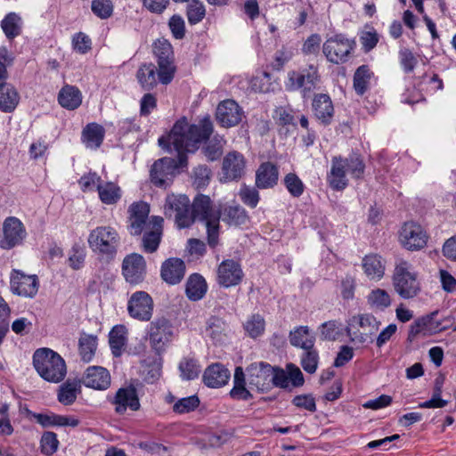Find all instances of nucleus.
<instances>
[{"instance_id":"obj_1","label":"nucleus","mask_w":456,"mask_h":456,"mask_svg":"<svg viewBox=\"0 0 456 456\" xmlns=\"http://www.w3.org/2000/svg\"><path fill=\"white\" fill-rule=\"evenodd\" d=\"M213 124L209 117L203 118L198 125H190L185 118L177 120L167 137L161 136L159 144L169 151L177 152V159L164 157L156 160L151 168V182L159 188H167L179 174V168L187 166L186 152H193L198 144L209 138Z\"/></svg>"},{"instance_id":"obj_2","label":"nucleus","mask_w":456,"mask_h":456,"mask_svg":"<svg viewBox=\"0 0 456 456\" xmlns=\"http://www.w3.org/2000/svg\"><path fill=\"white\" fill-rule=\"evenodd\" d=\"M191 214L195 221L203 222L207 228L208 244L215 248L219 244L221 209L209 196L198 194L191 203Z\"/></svg>"},{"instance_id":"obj_3","label":"nucleus","mask_w":456,"mask_h":456,"mask_svg":"<svg viewBox=\"0 0 456 456\" xmlns=\"http://www.w3.org/2000/svg\"><path fill=\"white\" fill-rule=\"evenodd\" d=\"M33 365L45 380L53 383L61 381L67 373L65 361L50 348H39L33 354Z\"/></svg>"},{"instance_id":"obj_4","label":"nucleus","mask_w":456,"mask_h":456,"mask_svg":"<svg viewBox=\"0 0 456 456\" xmlns=\"http://www.w3.org/2000/svg\"><path fill=\"white\" fill-rule=\"evenodd\" d=\"M392 281L395 291L403 299L413 298L420 292L419 273L413 265L404 259L396 261Z\"/></svg>"},{"instance_id":"obj_5","label":"nucleus","mask_w":456,"mask_h":456,"mask_svg":"<svg viewBox=\"0 0 456 456\" xmlns=\"http://www.w3.org/2000/svg\"><path fill=\"white\" fill-rule=\"evenodd\" d=\"M87 242L94 253L111 260L117 255L120 237L115 228L103 225L98 226L90 232Z\"/></svg>"},{"instance_id":"obj_6","label":"nucleus","mask_w":456,"mask_h":456,"mask_svg":"<svg viewBox=\"0 0 456 456\" xmlns=\"http://www.w3.org/2000/svg\"><path fill=\"white\" fill-rule=\"evenodd\" d=\"M153 53L157 60L159 83L170 84L176 72L172 45L165 38L157 39L153 44Z\"/></svg>"},{"instance_id":"obj_7","label":"nucleus","mask_w":456,"mask_h":456,"mask_svg":"<svg viewBox=\"0 0 456 456\" xmlns=\"http://www.w3.org/2000/svg\"><path fill=\"white\" fill-rule=\"evenodd\" d=\"M165 216L174 218L178 228H188L193 224L191 214V201L184 194H168L164 205Z\"/></svg>"},{"instance_id":"obj_8","label":"nucleus","mask_w":456,"mask_h":456,"mask_svg":"<svg viewBox=\"0 0 456 456\" xmlns=\"http://www.w3.org/2000/svg\"><path fill=\"white\" fill-rule=\"evenodd\" d=\"M174 338V327L166 317L156 318L147 330V339L156 354H163Z\"/></svg>"},{"instance_id":"obj_9","label":"nucleus","mask_w":456,"mask_h":456,"mask_svg":"<svg viewBox=\"0 0 456 456\" xmlns=\"http://www.w3.org/2000/svg\"><path fill=\"white\" fill-rule=\"evenodd\" d=\"M380 322L370 314H359L354 315L346 327V333L352 341L364 344L369 340L372 341L371 337L379 330Z\"/></svg>"},{"instance_id":"obj_10","label":"nucleus","mask_w":456,"mask_h":456,"mask_svg":"<svg viewBox=\"0 0 456 456\" xmlns=\"http://www.w3.org/2000/svg\"><path fill=\"white\" fill-rule=\"evenodd\" d=\"M320 81V75L316 66L310 64L300 71L290 70L288 73L286 89L288 91L301 90L304 98L308 97L316 88Z\"/></svg>"},{"instance_id":"obj_11","label":"nucleus","mask_w":456,"mask_h":456,"mask_svg":"<svg viewBox=\"0 0 456 456\" xmlns=\"http://www.w3.org/2000/svg\"><path fill=\"white\" fill-rule=\"evenodd\" d=\"M355 46V42L343 34H337L326 39L322 53L327 60L335 64L344 63Z\"/></svg>"},{"instance_id":"obj_12","label":"nucleus","mask_w":456,"mask_h":456,"mask_svg":"<svg viewBox=\"0 0 456 456\" xmlns=\"http://www.w3.org/2000/svg\"><path fill=\"white\" fill-rule=\"evenodd\" d=\"M246 371L250 387H255L259 393H266L272 389L273 367L271 364L265 362H253Z\"/></svg>"},{"instance_id":"obj_13","label":"nucleus","mask_w":456,"mask_h":456,"mask_svg":"<svg viewBox=\"0 0 456 456\" xmlns=\"http://www.w3.org/2000/svg\"><path fill=\"white\" fill-rule=\"evenodd\" d=\"M153 299L145 291L133 293L127 302V312L133 319L148 322L153 314Z\"/></svg>"},{"instance_id":"obj_14","label":"nucleus","mask_w":456,"mask_h":456,"mask_svg":"<svg viewBox=\"0 0 456 456\" xmlns=\"http://www.w3.org/2000/svg\"><path fill=\"white\" fill-rule=\"evenodd\" d=\"M246 159L236 151L228 152L223 159L221 168V183L239 181L245 175Z\"/></svg>"},{"instance_id":"obj_15","label":"nucleus","mask_w":456,"mask_h":456,"mask_svg":"<svg viewBox=\"0 0 456 456\" xmlns=\"http://www.w3.org/2000/svg\"><path fill=\"white\" fill-rule=\"evenodd\" d=\"M39 287L37 275L26 274L20 270H12L10 275V289L18 296L24 297H34Z\"/></svg>"},{"instance_id":"obj_16","label":"nucleus","mask_w":456,"mask_h":456,"mask_svg":"<svg viewBox=\"0 0 456 456\" xmlns=\"http://www.w3.org/2000/svg\"><path fill=\"white\" fill-rule=\"evenodd\" d=\"M400 241L409 250H419L427 245L428 236L419 224L407 222L401 229Z\"/></svg>"},{"instance_id":"obj_17","label":"nucleus","mask_w":456,"mask_h":456,"mask_svg":"<svg viewBox=\"0 0 456 456\" xmlns=\"http://www.w3.org/2000/svg\"><path fill=\"white\" fill-rule=\"evenodd\" d=\"M123 275L126 281L131 284L141 283L146 274V262L140 254L126 256L122 263Z\"/></svg>"},{"instance_id":"obj_18","label":"nucleus","mask_w":456,"mask_h":456,"mask_svg":"<svg viewBox=\"0 0 456 456\" xmlns=\"http://www.w3.org/2000/svg\"><path fill=\"white\" fill-rule=\"evenodd\" d=\"M242 116V109L233 100H224L216 108V120L224 127L237 126L241 121Z\"/></svg>"},{"instance_id":"obj_19","label":"nucleus","mask_w":456,"mask_h":456,"mask_svg":"<svg viewBox=\"0 0 456 456\" xmlns=\"http://www.w3.org/2000/svg\"><path fill=\"white\" fill-rule=\"evenodd\" d=\"M243 278L240 265L232 260H224L217 269V282L219 285L229 288L238 285Z\"/></svg>"},{"instance_id":"obj_20","label":"nucleus","mask_w":456,"mask_h":456,"mask_svg":"<svg viewBox=\"0 0 456 456\" xmlns=\"http://www.w3.org/2000/svg\"><path fill=\"white\" fill-rule=\"evenodd\" d=\"M150 207L143 201L134 202L128 208V220L130 234L140 235L146 226L149 216Z\"/></svg>"},{"instance_id":"obj_21","label":"nucleus","mask_w":456,"mask_h":456,"mask_svg":"<svg viewBox=\"0 0 456 456\" xmlns=\"http://www.w3.org/2000/svg\"><path fill=\"white\" fill-rule=\"evenodd\" d=\"M81 383L95 390H106L110 386V374L103 367L90 366L86 369Z\"/></svg>"},{"instance_id":"obj_22","label":"nucleus","mask_w":456,"mask_h":456,"mask_svg":"<svg viewBox=\"0 0 456 456\" xmlns=\"http://www.w3.org/2000/svg\"><path fill=\"white\" fill-rule=\"evenodd\" d=\"M25 230L22 223L16 217H9L4 223V238L1 246L4 248H12L22 241Z\"/></svg>"},{"instance_id":"obj_23","label":"nucleus","mask_w":456,"mask_h":456,"mask_svg":"<svg viewBox=\"0 0 456 456\" xmlns=\"http://www.w3.org/2000/svg\"><path fill=\"white\" fill-rule=\"evenodd\" d=\"M112 403L115 404V411L118 414L125 413L127 408L132 411H138L140 409L137 391L133 386L119 388Z\"/></svg>"},{"instance_id":"obj_24","label":"nucleus","mask_w":456,"mask_h":456,"mask_svg":"<svg viewBox=\"0 0 456 456\" xmlns=\"http://www.w3.org/2000/svg\"><path fill=\"white\" fill-rule=\"evenodd\" d=\"M312 109L314 117L322 125L326 126L331 124L335 110L332 101L328 94H315L313 99Z\"/></svg>"},{"instance_id":"obj_25","label":"nucleus","mask_w":456,"mask_h":456,"mask_svg":"<svg viewBox=\"0 0 456 456\" xmlns=\"http://www.w3.org/2000/svg\"><path fill=\"white\" fill-rule=\"evenodd\" d=\"M185 264L177 257H171L161 265V279L169 285H175L182 281L185 274Z\"/></svg>"},{"instance_id":"obj_26","label":"nucleus","mask_w":456,"mask_h":456,"mask_svg":"<svg viewBox=\"0 0 456 456\" xmlns=\"http://www.w3.org/2000/svg\"><path fill=\"white\" fill-rule=\"evenodd\" d=\"M344 163V157L341 156H334L331 159V167L327 175V182L330 188L335 191H343L348 185Z\"/></svg>"},{"instance_id":"obj_27","label":"nucleus","mask_w":456,"mask_h":456,"mask_svg":"<svg viewBox=\"0 0 456 456\" xmlns=\"http://www.w3.org/2000/svg\"><path fill=\"white\" fill-rule=\"evenodd\" d=\"M163 218L152 216L149 223L151 229L146 231L142 236V248L147 253L155 252L161 241Z\"/></svg>"},{"instance_id":"obj_28","label":"nucleus","mask_w":456,"mask_h":456,"mask_svg":"<svg viewBox=\"0 0 456 456\" xmlns=\"http://www.w3.org/2000/svg\"><path fill=\"white\" fill-rule=\"evenodd\" d=\"M279 180L278 167L272 162L262 163L256 172V187L257 189L273 188Z\"/></svg>"},{"instance_id":"obj_29","label":"nucleus","mask_w":456,"mask_h":456,"mask_svg":"<svg viewBox=\"0 0 456 456\" xmlns=\"http://www.w3.org/2000/svg\"><path fill=\"white\" fill-rule=\"evenodd\" d=\"M229 331V326L222 318L211 316L206 322L205 336L214 344L224 343Z\"/></svg>"},{"instance_id":"obj_30","label":"nucleus","mask_w":456,"mask_h":456,"mask_svg":"<svg viewBox=\"0 0 456 456\" xmlns=\"http://www.w3.org/2000/svg\"><path fill=\"white\" fill-rule=\"evenodd\" d=\"M230 379V371L220 363H214L208 366L203 374V381L209 387H221Z\"/></svg>"},{"instance_id":"obj_31","label":"nucleus","mask_w":456,"mask_h":456,"mask_svg":"<svg viewBox=\"0 0 456 456\" xmlns=\"http://www.w3.org/2000/svg\"><path fill=\"white\" fill-rule=\"evenodd\" d=\"M362 266L369 279L379 281L384 276L386 262L379 255L370 254L362 258Z\"/></svg>"},{"instance_id":"obj_32","label":"nucleus","mask_w":456,"mask_h":456,"mask_svg":"<svg viewBox=\"0 0 456 456\" xmlns=\"http://www.w3.org/2000/svg\"><path fill=\"white\" fill-rule=\"evenodd\" d=\"M136 79L143 90H152L159 82L156 66L151 62L142 64L136 72Z\"/></svg>"},{"instance_id":"obj_33","label":"nucleus","mask_w":456,"mask_h":456,"mask_svg":"<svg viewBox=\"0 0 456 456\" xmlns=\"http://www.w3.org/2000/svg\"><path fill=\"white\" fill-rule=\"evenodd\" d=\"M105 130L97 123L88 124L82 131V142L89 149H98L104 139Z\"/></svg>"},{"instance_id":"obj_34","label":"nucleus","mask_w":456,"mask_h":456,"mask_svg":"<svg viewBox=\"0 0 456 456\" xmlns=\"http://www.w3.org/2000/svg\"><path fill=\"white\" fill-rule=\"evenodd\" d=\"M20 94L17 89L11 83L0 86V111L4 113L12 112L18 106Z\"/></svg>"},{"instance_id":"obj_35","label":"nucleus","mask_w":456,"mask_h":456,"mask_svg":"<svg viewBox=\"0 0 456 456\" xmlns=\"http://www.w3.org/2000/svg\"><path fill=\"white\" fill-rule=\"evenodd\" d=\"M58 102L61 107L73 110L81 105L82 94L76 86H65L59 92Z\"/></svg>"},{"instance_id":"obj_36","label":"nucleus","mask_w":456,"mask_h":456,"mask_svg":"<svg viewBox=\"0 0 456 456\" xmlns=\"http://www.w3.org/2000/svg\"><path fill=\"white\" fill-rule=\"evenodd\" d=\"M208 285L202 275L193 273L189 276L186 286L185 293L187 297L191 301H198L201 299L207 293Z\"/></svg>"},{"instance_id":"obj_37","label":"nucleus","mask_w":456,"mask_h":456,"mask_svg":"<svg viewBox=\"0 0 456 456\" xmlns=\"http://www.w3.org/2000/svg\"><path fill=\"white\" fill-rule=\"evenodd\" d=\"M221 217L224 223L233 226L246 224L249 220V216L245 208L238 204L224 207L223 210H221Z\"/></svg>"},{"instance_id":"obj_38","label":"nucleus","mask_w":456,"mask_h":456,"mask_svg":"<svg viewBox=\"0 0 456 456\" xmlns=\"http://www.w3.org/2000/svg\"><path fill=\"white\" fill-rule=\"evenodd\" d=\"M230 396L234 400L248 401L253 398V395L246 387L245 373L242 367H236L233 377V387L230 391Z\"/></svg>"},{"instance_id":"obj_39","label":"nucleus","mask_w":456,"mask_h":456,"mask_svg":"<svg viewBox=\"0 0 456 456\" xmlns=\"http://www.w3.org/2000/svg\"><path fill=\"white\" fill-rule=\"evenodd\" d=\"M289 342L293 346L302 349L314 346L315 338L308 326H298L289 332Z\"/></svg>"},{"instance_id":"obj_40","label":"nucleus","mask_w":456,"mask_h":456,"mask_svg":"<svg viewBox=\"0 0 456 456\" xmlns=\"http://www.w3.org/2000/svg\"><path fill=\"white\" fill-rule=\"evenodd\" d=\"M126 334L127 329L122 324L114 326L110 331L109 343L114 356L118 357L122 354L127 340Z\"/></svg>"},{"instance_id":"obj_41","label":"nucleus","mask_w":456,"mask_h":456,"mask_svg":"<svg viewBox=\"0 0 456 456\" xmlns=\"http://www.w3.org/2000/svg\"><path fill=\"white\" fill-rule=\"evenodd\" d=\"M1 28L8 40H13L22 32V19L16 12H9L1 21Z\"/></svg>"},{"instance_id":"obj_42","label":"nucleus","mask_w":456,"mask_h":456,"mask_svg":"<svg viewBox=\"0 0 456 456\" xmlns=\"http://www.w3.org/2000/svg\"><path fill=\"white\" fill-rule=\"evenodd\" d=\"M101 201L106 205L116 204L121 199V189L113 182H102L98 185Z\"/></svg>"},{"instance_id":"obj_43","label":"nucleus","mask_w":456,"mask_h":456,"mask_svg":"<svg viewBox=\"0 0 456 456\" xmlns=\"http://www.w3.org/2000/svg\"><path fill=\"white\" fill-rule=\"evenodd\" d=\"M372 75L367 65L357 68L354 74V88L358 95H363L367 92Z\"/></svg>"},{"instance_id":"obj_44","label":"nucleus","mask_w":456,"mask_h":456,"mask_svg":"<svg viewBox=\"0 0 456 456\" xmlns=\"http://www.w3.org/2000/svg\"><path fill=\"white\" fill-rule=\"evenodd\" d=\"M78 347L81 359L86 362H90L95 354L97 337L83 333L78 340Z\"/></svg>"},{"instance_id":"obj_45","label":"nucleus","mask_w":456,"mask_h":456,"mask_svg":"<svg viewBox=\"0 0 456 456\" xmlns=\"http://www.w3.org/2000/svg\"><path fill=\"white\" fill-rule=\"evenodd\" d=\"M80 380H67L61 387L58 393V400L64 405L72 404L76 399L77 391L80 388Z\"/></svg>"},{"instance_id":"obj_46","label":"nucleus","mask_w":456,"mask_h":456,"mask_svg":"<svg viewBox=\"0 0 456 456\" xmlns=\"http://www.w3.org/2000/svg\"><path fill=\"white\" fill-rule=\"evenodd\" d=\"M344 167L346 173H348L354 179H361L363 177L365 164L362 158L359 154H351L347 158H344Z\"/></svg>"},{"instance_id":"obj_47","label":"nucleus","mask_w":456,"mask_h":456,"mask_svg":"<svg viewBox=\"0 0 456 456\" xmlns=\"http://www.w3.org/2000/svg\"><path fill=\"white\" fill-rule=\"evenodd\" d=\"M341 326L342 324L336 320L323 322L318 328L320 338L327 341L337 340L342 334Z\"/></svg>"},{"instance_id":"obj_48","label":"nucleus","mask_w":456,"mask_h":456,"mask_svg":"<svg viewBox=\"0 0 456 456\" xmlns=\"http://www.w3.org/2000/svg\"><path fill=\"white\" fill-rule=\"evenodd\" d=\"M244 329L247 334L256 338L264 334L265 329V322L264 317L259 314H252L244 323Z\"/></svg>"},{"instance_id":"obj_49","label":"nucleus","mask_w":456,"mask_h":456,"mask_svg":"<svg viewBox=\"0 0 456 456\" xmlns=\"http://www.w3.org/2000/svg\"><path fill=\"white\" fill-rule=\"evenodd\" d=\"M206 15V9L200 0H191L186 7V16L191 25L200 23Z\"/></svg>"},{"instance_id":"obj_50","label":"nucleus","mask_w":456,"mask_h":456,"mask_svg":"<svg viewBox=\"0 0 456 456\" xmlns=\"http://www.w3.org/2000/svg\"><path fill=\"white\" fill-rule=\"evenodd\" d=\"M224 141L223 138L214 137L202 148V152L209 161H215L223 155Z\"/></svg>"},{"instance_id":"obj_51","label":"nucleus","mask_w":456,"mask_h":456,"mask_svg":"<svg viewBox=\"0 0 456 456\" xmlns=\"http://www.w3.org/2000/svg\"><path fill=\"white\" fill-rule=\"evenodd\" d=\"M211 170L206 165H199L194 167L191 174L192 184L197 189H202L208 185L211 179Z\"/></svg>"},{"instance_id":"obj_52","label":"nucleus","mask_w":456,"mask_h":456,"mask_svg":"<svg viewBox=\"0 0 456 456\" xmlns=\"http://www.w3.org/2000/svg\"><path fill=\"white\" fill-rule=\"evenodd\" d=\"M301 366L305 371L313 374L316 371L319 362V354L314 346L304 349L301 356Z\"/></svg>"},{"instance_id":"obj_53","label":"nucleus","mask_w":456,"mask_h":456,"mask_svg":"<svg viewBox=\"0 0 456 456\" xmlns=\"http://www.w3.org/2000/svg\"><path fill=\"white\" fill-rule=\"evenodd\" d=\"M283 183L289 194L295 198L300 197L305 191L302 180L295 173L287 174L284 176Z\"/></svg>"},{"instance_id":"obj_54","label":"nucleus","mask_w":456,"mask_h":456,"mask_svg":"<svg viewBox=\"0 0 456 456\" xmlns=\"http://www.w3.org/2000/svg\"><path fill=\"white\" fill-rule=\"evenodd\" d=\"M91 10L98 18L106 20L113 14L114 5L111 0H93Z\"/></svg>"},{"instance_id":"obj_55","label":"nucleus","mask_w":456,"mask_h":456,"mask_svg":"<svg viewBox=\"0 0 456 456\" xmlns=\"http://www.w3.org/2000/svg\"><path fill=\"white\" fill-rule=\"evenodd\" d=\"M369 304L378 309L383 310L391 305L388 293L381 289L372 290L368 296Z\"/></svg>"},{"instance_id":"obj_56","label":"nucleus","mask_w":456,"mask_h":456,"mask_svg":"<svg viewBox=\"0 0 456 456\" xmlns=\"http://www.w3.org/2000/svg\"><path fill=\"white\" fill-rule=\"evenodd\" d=\"M181 377L186 380H191L198 378L200 368L193 359L184 358L179 364Z\"/></svg>"},{"instance_id":"obj_57","label":"nucleus","mask_w":456,"mask_h":456,"mask_svg":"<svg viewBox=\"0 0 456 456\" xmlns=\"http://www.w3.org/2000/svg\"><path fill=\"white\" fill-rule=\"evenodd\" d=\"M241 201L251 208H255L259 200L260 196L256 187H250L243 184L239 191Z\"/></svg>"},{"instance_id":"obj_58","label":"nucleus","mask_w":456,"mask_h":456,"mask_svg":"<svg viewBox=\"0 0 456 456\" xmlns=\"http://www.w3.org/2000/svg\"><path fill=\"white\" fill-rule=\"evenodd\" d=\"M86 248L79 244H74L69 251V265L74 270H79L85 263Z\"/></svg>"},{"instance_id":"obj_59","label":"nucleus","mask_w":456,"mask_h":456,"mask_svg":"<svg viewBox=\"0 0 456 456\" xmlns=\"http://www.w3.org/2000/svg\"><path fill=\"white\" fill-rule=\"evenodd\" d=\"M200 404V399L197 395H191L179 399L173 405V411L179 414L188 413L195 410Z\"/></svg>"},{"instance_id":"obj_60","label":"nucleus","mask_w":456,"mask_h":456,"mask_svg":"<svg viewBox=\"0 0 456 456\" xmlns=\"http://www.w3.org/2000/svg\"><path fill=\"white\" fill-rule=\"evenodd\" d=\"M59 445L57 436L53 432H45L41 437L40 447L43 454L52 455L53 454Z\"/></svg>"},{"instance_id":"obj_61","label":"nucleus","mask_w":456,"mask_h":456,"mask_svg":"<svg viewBox=\"0 0 456 456\" xmlns=\"http://www.w3.org/2000/svg\"><path fill=\"white\" fill-rule=\"evenodd\" d=\"M252 88L256 92L269 93L273 91L272 76L269 72L264 71L261 75L256 76L252 79Z\"/></svg>"},{"instance_id":"obj_62","label":"nucleus","mask_w":456,"mask_h":456,"mask_svg":"<svg viewBox=\"0 0 456 456\" xmlns=\"http://www.w3.org/2000/svg\"><path fill=\"white\" fill-rule=\"evenodd\" d=\"M168 28L174 38L181 40L185 37V22L179 14H174L168 20Z\"/></svg>"},{"instance_id":"obj_63","label":"nucleus","mask_w":456,"mask_h":456,"mask_svg":"<svg viewBox=\"0 0 456 456\" xmlns=\"http://www.w3.org/2000/svg\"><path fill=\"white\" fill-rule=\"evenodd\" d=\"M102 183V180L101 176H99L95 172L85 174L78 180V184L83 191L93 190L94 187L98 191V185Z\"/></svg>"},{"instance_id":"obj_64","label":"nucleus","mask_w":456,"mask_h":456,"mask_svg":"<svg viewBox=\"0 0 456 456\" xmlns=\"http://www.w3.org/2000/svg\"><path fill=\"white\" fill-rule=\"evenodd\" d=\"M379 35L374 28H371L369 31H364L360 36V42L365 53H369L373 48H375L379 43Z\"/></svg>"}]
</instances>
